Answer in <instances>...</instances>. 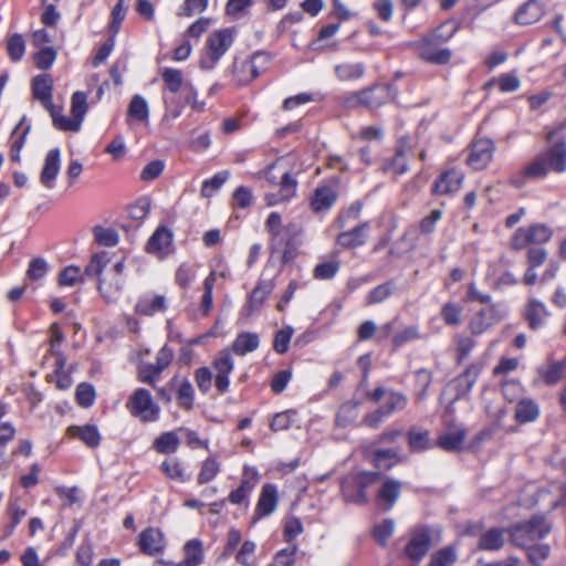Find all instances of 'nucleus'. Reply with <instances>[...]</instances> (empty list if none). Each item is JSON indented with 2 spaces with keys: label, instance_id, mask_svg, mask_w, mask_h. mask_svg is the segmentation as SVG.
Segmentation results:
<instances>
[{
  "label": "nucleus",
  "instance_id": "f257e3e1",
  "mask_svg": "<svg viewBox=\"0 0 566 566\" xmlns=\"http://www.w3.org/2000/svg\"><path fill=\"white\" fill-rule=\"evenodd\" d=\"M547 150L536 156L525 168L512 178V184L520 188L528 180H538L552 170L557 174L566 171V138L559 129L547 134Z\"/></svg>",
  "mask_w": 566,
  "mask_h": 566
},
{
  "label": "nucleus",
  "instance_id": "f03ea898",
  "mask_svg": "<svg viewBox=\"0 0 566 566\" xmlns=\"http://www.w3.org/2000/svg\"><path fill=\"white\" fill-rule=\"evenodd\" d=\"M379 472H359L346 475L340 484L342 494L346 502L363 505L368 502L366 489L378 483Z\"/></svg>",
  "mask_w": 566,
  "mask_h": 566
},
{
  "label": "nucleus",
  "instance_id": "7ed1b4c3",
  "mask_svg": "<svg viewBox=\"0 0 566 566\" xmlns=\"http://www.w3.org/2000/svg\"><path fill=\"white\" fill-rule=\"evenodd\" d=\"M549 532L551 526L543 516H533L525 523L514 525L510 530V538L513 545L527 551Z\"/></svg>",
  "mask_w": 566,
  "mask_h": 566
},
{
  "label": "nucleus",
  "instance_id": "20e7f679",
  "mask_svg": "<svg viewBox=\"0 0 566 566\" xmlns=\"http://www.w3.org/2000/svg\"><path fill=\"white\" fill-rule=\"evenodd\" d=\"M130 415L142 422L158 420L160 408L154 402L151 394L145 388L136 389L126 402Z\"/></svg>",
  "mask_w": 566,
  "mask_h": 566
},
{
  "label": "nucleus",
  "instance_id": "39448f33",
  "mask_svg": "<svg viewBox=\"0 0 566 566\" xmlns=\"http://www.w3.org/2000/svg\"><path fill=\"white\" fill-rule=\"evenodd\" d=\"M271 56L268 52L258 51L252 54L250 60L235 61L233 63V77L239 85H247L256 78L270 62Z\"/></svg>",
  "mask_w": 566,
  "mask_h": 566
},
{
  "label": "nucleus",
  "instance_id": "423d86ee",
  "mask_svg": "<svg viewBox=\"0 0 566 566\" xmlns=\"http://www.w3.org/2000/svg\"><path fill=\"white\" fill-rule=\"evenodd\" d=\"M232 42L233 34L230 29H223L212 32L207 40L210 65H207L206 61H201V67L211 69L231 46Z\"/></svg>",
  "mask_w": 566,
  "mask_h": 566
},
{
  "label": "nucleus",
  "instance_id": "0eeeda50",
  "mask_svg": "<svg viewBox=\"0 0 566 566\" xmlns=\"http://www.w3.org/2000/svg\"><path fill=\"white\" fill-rule=\"evenodd\" d=\"M398 88L395 84H378L361 91L363 106L378 108L389 101L396 99Z\"/></svg>",
  "mask_w": 566,
  "mask_h": 566
},
{
  "label": "nucleus",
  "instance_id": "6e6552de",
  "mask_svg": "<svg viewBox=\"0 0 566 566\" xmlns=\"http://www.w3.org/2000/svg\"><path fill=\"white\" fill-rule=\"evenodd\" d=\"M494 149L495 147L491 139H475L472 143L471 151L467 158V164L475 170L485 168L493 158Z\"/></svg>",
  "mask_w": 566,
  "mask_h": 566
},
{
  "label": "nucleus",
  "instance_id": "1a4fd4ad",
  "mask_svg": "<svg viewBox=\"0 0 566 566\" xmlns=\"http://www.w3.org/2000/svg\"><path fill=\"white\" fill-rule=\"evenodd\" d=\"M552 238V230L545 224H534L528 229L520 228L513 238V245L522 249L528 243L542 244Z\"/></svg>",
  "mask_w": 566,
  "mask_h": 566
},
{
  "label": "nucleus",
  "instance_id": "9d476101",
  "mask_svg": "<svg viewBox=\"0 0 566 566\" xmlns=\"http://www.w3.org/2000/svg\"><path fill=\"white\" fill-rule=\"evenodd\" d=\"M213 368L217 373L214 386L220 394H224L229 389V375L234 368V363L228 349H222L213 359Z\"/></svg>",
  "mask_w": 566,
  "mask_h": 566
},
{
  "label": "nucleus",
  "instance_id": "9b49d317",
  "mask_svg": "<svg viewBox=\"0 0 566 566\" xmlns=\"http://www.w3.org/2000/svg\"><path fill=\"white\" fill-rule=\"evenodd\" d=\"M277 488L271 483L264 484L259 495L252 523L272 514L277 506Z\"/></svg>",
  "mask_w": 566,
  "mask_h": 566
},
{
  "label": "nucleus",
  "instance_id": "f8f14e48",
  "mask_svg": "<svg viewBox=\"0 0 566 566\" xmlns=\"http://www.w3.org/2000/svg\"><path fill=\"white\" fill-rule=\"evenodd\" d=\"M431 546V536L424 527L417 528L405 547L406 556L415 562L422 559Z\"/></svg>",
  "mask_w": 566,
  "mask_h": 566
},
{
  "label": "nucleus",
  "instance_id": "ddd939ff",
  "mask_svg": "<svg viewBox=\"0 0 566 566\" xmlns=\"http://www.w3.org/2000/svg\"><path fill=\"white\" fill-rule=\"evenodd\" d=\"M61 168V153L59 148L48 151L40 174V181L46 189H52Z\"/></svg>",
  "mask_w": 566,
  "mask_h": 566
},
{
  "label": "nucleus",
  "instance_id": "4468645a",
  "mask_svg": "<svg viewBox=\"0 0 566 566\" xmlns=\"http://www.w3.org/2000/svg\"><path fill=\"white\" fill-rule=\"evenodd\" d=\"M370 226L369 222H363L355 226L350 230L342 231L336 239L337 244L344 249H355L361 247L367 241V232Z\"/></svg>",
  "mask_w": 566,
  "mask_h": 566
},
{
  "label": "nucleus",
  "instance_id": "2eb2a0df",
  "mask_svg": "<svg viewBox=\"0 0 566 566\" xmlns=\"http://www.w3.org/2000/svg\"><path fill=\"white\" fill-rule=\"evenodd\" d=\"M138 545L144 554L154 556L164 551V535L159 530L148 527L139 534Z\"/></svg>",
  "mask_w": 566,
  "mask_h": 566
},
{
  "label": "nucleus",
  "instance_id": "dca6fc26",
  "mask_svg": "<svg viewBox=\"0 0 566 566\" xmlns=\"http://www.w3.org/2000/svg\"><path fill=\"white\" fill-rule=\"evenodd\" d=\"M274 284L271 280L260 281L250 294L248 303L245 304L243 312L247 316L253 315L258 312L266 297L273 291Z\"/></svg>",
  "mask_w": 566,
  "mask_h": 566
},
{
  "label": "nucleus",
  "instance_id": "f3484780",
  "mask_svg": "<svg viewBox=\"0 0 566 566\" xmlns=\"http://www.w3.org/2000/svg\"><path fill=\"white\" fill-rule=\"evenodd\" d=\"M124 283L123 277L107 274V276L98 279L97 291L106 303H114L119 298Z\"/></svg>",
  "mask_w": 566,
  "mask_h": 566
},
{
  "label": "nucleus",
  "instance_id": "a211bd4d",
  "mask_svg": "<svg viewBox=\"0 0 566 566\" xmlns=\"http://www.w3.org/2000/svg\"><path fill=\"white\" fill-rule=\"evenodd\" d=\"M543 14L544 8L538 0H527L516 10L514 21L520 25H528L538 21Z\"/></svg>",
  "mask_w": 566,
  "mask_h": 566
},
{
  "label": "nucleus",
  "instance_id": "6ab92c4d",
  "mask_svg": "<svg viewBox=\"0 0 566 566\" xmlns=\"http://www.w3.org/2000/svg\"><path fill=\"white\" fill-rule=\"evenodd\" d=\"M32 94L35 99H38L44 108L51 107L52 102V92H53V82L49 74H40L33 77L32 80Z\"/></svg>",
  "mask_w": 566,
  "mask_h": 566
},
{
  "label": "nucleus",
  "instance_id": "aec40b11",
  "mask_svg": "<svg viewBox=\"0 0 566 566\" xmlns=\"http://www.w3.org/2000/svg\"><path fill=\"white\" fill-rule=\"evenodd\" d=\"M337 192L329 186L317 187L311 198V208L314 212L328 211L337 200Z\"/></svg>",
  "mask_w": 566,
  "mask_h": 566
},
{
  "label": "nucleus",
  "instance_id": "412c9836",
  "mask_svg": "<svg viewBox=\"0 0 566 566\" xmlns=\"http://www.w3.org/2000/svg\"><path fill=\"white\" fill-rule=\"evenodd\" d=\"M462 181L463 175L460 171L448 170L436 180L432 191L436 195H450L461 188Z\"/></svg>",
  "mask_w": 566,
  "mask_h": 566
},
{
  "label": "nucleus",
  "instance_id": "4be33fe9",
  "mask_svg": "<svg viewBox=\"0 0 566 566\" xmlns=\"http://www.w3.org/2000/svg\"><path fill=\"white\" fill-rule=\"evenodd\" d=\"M172 242V233L166 227H159L149 238L146 250L160 258L167 254Z\"/></svg>",
  "mask_w": 566,
  "mask_h": 566
},
{
  "label": "nucleus",
  "instance_id": "5701e85b",
  "mask_svg": "<svg viewBox=\"0 0 566 566\" xmlns=\"http://www.w3.org/2000/svg\"><path fill=\"white\" fill-rule=\"evenodd\" d=\"M400 491L401 483L399 481L389 478L385 479L377 493V501L379 505L385 511L390 510L398 500Z\"/></svg>",
  "mask_w": 566,
  "mask_h": 566
},
{
  "label": "nucleus",
  "instance_id": "b1692460",
  "mask_svg": "<svg viewBox=\"0 0 566 566\" xmlns=\"http://www.w3.org/2000/svg\"><path fill=\"white\" fill-rule=\"evenodd\" d=\"M481 369L479 365L472 364L453 380L457 389L455 399L463 398L471 391L480 377Z\"/></svg>",
  "mask_w": 566,
  "mask_h": 566
},
{
  "label": "nucleus",
  "instance_id": "393cba45",
  "mask_svg": "<svg viewBox=\"0 0 566 566\" xmlns=\"http://www.w3.org/2000/svg\"><path fill=\"white\" fill-rule=\"evenodd\" d=\"M166 311V298L164 295L145 294L142 295L136 305L135 312L139 315L151 316L158 312Z\"/></svg>",
  "mask_w": 566,
  "mask_h": 566
},
{
  "label": "nucleus",
  "instance_id": "a878e982",
  "mask_svg": "<svg viewBox=\"0 0 566 566\" xmlns=\"http://www.w3.org/2000/svg\"><path fill=\"white\" fill-rule=\"evenodd\" d=\"M296 186L297 182L290 175V172H284L280 182L279 191L276 193H268L265 196L268 206H274L280 202L289 201L295 195Z\"/></svg>",
  "mask_w": 566,
  "mask_h": 566
},
{
  "label": "nucleus",
  "instance_id": "bb28decb",
  "mask_svg": "<svg viewBox=\"0 0 566 566\" xmlns=\"http://www.w3.org/2000/svg\"><path fill=\"white\" fill-rule=\"evenodd\" d=\"M541 413L539 406L532 398H523L517 401L514 409V419L518 423H530L538 419Z\"/></svg>",
  "mask_w": 566,
  "mask_h": 566
},
{
  "label": "nucleus",
  "instance_id": "cd10ccee",
  "mask_svg": "<svg viewBox=\"0 0 566 566\" xmlns=\"http://www.w3.org/2000/svg\"><path fill=\"white\" fill-rule=\"evenodd\" d=\"M174 358V350L164 346L157 354L156 363L148 365V369L154 373V375H145L142 377V381L148 385H154L159 375L165 370L171 363Z\"/></svg>",
  "mask_w": 566,
  "mask_h": 566
},
{
  "label": "nucleus",
  "instance_id": "c85d7f7f",
  "mask_svg": "<svg viewBox=\"0 0 566 566\" xmlns=\"http://www.w3.org/2000/svg\"><path fill=\"white\" fill-rule=\"evenodd\" d=\"M548 316L549 312L543 302L535 298L528 301L525 317L531 329L536 331L542 327Z\"/></svg>",
  "mask_w": 566,
  "mask_h": 566
},
{
  "label": "nucleus",
  "instance_id": "c756f323",
  "mask_svg": "<svg viewBox=\"0 0 566 566\" xmlns=\"http://www.w3.org/2000/svg\"><path fill=\"white\" fill-rule=\"evenodd\" d=\"M505 543V530L492 527L483 532L479 537L478 547L481 551H499Z\"/></svg>",
  "mask_w": 566,
  "mask_h": 566
},
{
  "label": "nucleus",
  "instance_id": "7c9ffc66",
  "mask_svg": "<svg viewBox=\"0 0 566 566\" xmlns=\"http://www.w3.org/2000/svg\"><path fill=\"white\" fill-rule=\"evenodd\" d=\"M67 434L78 438L90 448L97 447L101 441L99 432L94 424L71 426L67 428Z\"/></svg>",
  "mask_w": 566,
  "mask_h": 566
},
{
  "label": "nucleus",
  "instance_id": "2f4dec72",
  "mask_svg": "<svg viewBox=\"0 0 566 566\" xmlns=\"http://www.w3.org/2000/svg\"><path fill=\"white\" fill-rule=\"evenodd\" d=\"M335 75L339 81H356L364 76L366 67L360 62H343L334 67Z\"/></svg>",
  "mask_w": 566,
  "mask_h": 566
},
{
  "label": "nucleus",
  "instance_id": "473e14b6",
  "mask_svg": "<svg viewBox=\"0 0 566 566\" xmlns=\"http://www.w3.org/2000/svg\"><path fill=\"white\" fill-rule=\"evenodd\" d=\"M260 340L255 333H239L232 343V350L238 356H244L259 347Z\"/></svg>",
  "mask_w": 566,
  "mask_h": 566
},
{
  "label": "nucleus",
  "instance_id": "72a5a7b5",
  "mask_svg": "<svg viewBox=\"0 0 566 566\" xmlns=\"http://www.w3.org/2000/svg\"><path fill=\"white\" fill-rule=\"evenodd\" d=\"M52 118L53 126L63 132H78V120H74L73 117L69 118L63 115V108L61 106H52L45 108Z\"/></svg>",
  "mask_w": 566,
  "mask_h": 566
},
{
  "label": "nucleus",
  "instance_id": "f704fd0d",
  "mask_svg": "<svg viewBox=\"0 0 566 566\" xmlns=\"http://www.w3.org/2000/svg\"><path fill=\"white\" fill-rule=\"evenodd\" d=\"M464 438V429L450 430L439 436L437 446L446 451H458L461 449Z\"/></svg>",
  "mask_w": 566,
  "mask_h": 566
},
{
  "label": "nucleus",
  "instance_id": "c9c22d12",
  "mask_svg": "<svg viewBox=\"0 0 566 566\" xmlns=\"http://www.w3.org/2000/svg\"><path fill=\"white\" fill-rule=\"evenodd\" d=\"M180 444L179 438L175 431H167L157 437L153 443L154 449L161 454L174 453Z\"/></svg>",
  "mask_w": 566,
  "mask_h": 566
},
{
  "label": "nucleus",
  "instance_id": "e433bc0d",
  "mask_svg": "<svg viewBox=\"0 0 566 566\" xmlns=\"http://www.w3.org/2000/svg\"><path fill=\"white\" fill-rule=\"evenodd\" d=\"M184 560L190 566H199L203 562V548L200 539H190L184 545Z\"/></svg>",
  "mask_w": 566,
  "mask_h": 566
},
{
  "label": "nucleus",
  "instance_id": "4c0bfd02",
  "mask_svg": "<svg viewBox=\"0 0 566 566\" xmlns=\"http://www.w3.org/2000/svg\"><path fill=\"white\" fill-rule=\"evenodd\" d=\"M230 172L228 170H222L210 179H206L202 182L200 193L203 198H211L229 179Z\"/></svg>",
  "mask_w": 566,
  "mask_h": 566
},
{
  "label": "nucleus",
  "instance_id": "58836bf2",
  "mask_svg": "<svg viewBox=\"0 0 566 566\" xmlns=\"http://www.w3.org/2000/svg\"><path fill=\"white\" fill-rule=\"evenodd\" d=\"M408 444L413 452H422L433 447L429 431H418L416 429L408 432Z\"/></svg>",
  "mask_w": 566,
  "mask_h": 566
},
{
  "label": "nucleus",
  "instance_id": "ea45409f",
  "mask_svg": "<svg viewBox=\"0 0 566 566\" xmlns=\"http://www.w3.org/2000/svg\"><path fill=\"white\" fill-rule=\"evenodd\" d=\"M565 367V361H553L547 368H538V374L546 385L553 386L562 379Z\"/></svg>",
  "mask_w": 566,
  "mask_h": 566
},
{
  "label": "nucleus",
  "instance_id": "a19ab883",
  "mask_svg": "<svg viewBox=\"0 0 566 566\" xmlns=\"http://www.w3.org/2000/svg\"><path fill=\"white\" fill-rule=\"evenodd\" d=\"M161 78H163L167 90L172 94L178 93L185 84L184 74L178 69H172V67L164 69L161 72Z\"/></svg>",
  "mask_w": 566,
  "mask_h": 566
},
{
  "label": "nucleus",
  "instance_id": "79ce46f5",
  "mask_svg": "<svg viewBox=\"0 0 566 566\" xmlns=\"http://www.w3.org/2000/svg\"><path fill=\"white\" fill-rule=\"evenodd\" d=\"M87 96L84 92L77 91L73 93L71 98V113L74 120H78V128H81L84 116L87 112Z\"/></svg>",
  "mask_w": 566,
  "mask_h": 566
},
{
  "label": "nucleus",
  "instance_id": "37998d69",
  "mask_svg": "<svg viewBox=\"0 0 566 566\" xmlns=\"http://www.w3.org/2000/svg\"><path fill=\"white\" fill-rule=\"evenodd\" d=\"M216 283V273L212 271L203 281V294L200 302V311L202 315H208L212 308V292Z\"/></svg>",
  "mask_w": 566,
  "mask_h": 566
},
{
  "label": "nucleus",
  "instance_id": "c03bdc74",
  "mask_svg": "<svg viewBox=\"0 0 566 566\" xmlns=\"http://www.w3.org/2000/svg\"><path fill=\"white\" fill-rule=\"evenodd\" d=\"M420 56L427 62L442 65L450 61L451 51L449 49H433L431 46H424L420 52Z\"/></svg>",
  "mask_w": 566,
  "mask_h": 566
},
{
  "label": "nucleus",
  "instance_id": "a18cd8bd",
  "mask_svg": "<svg viewBox=\"0 0 566 566\" xmlns=\"http://www.w3.org/2000/svg\"><path fill=\"white\" fill-rule=\"evenodd\" d=\"M78 282H84V279L81 269L75 265L65 266L57 276V283L60 286L71 287Z\"/></svg>",
  "mask_w": 566,
  "mask_h": 566
},
{
  "label": "nucleus",
  "instance_id": "49530a36",
  "mask_svg": "<svg viewBox=\"0 0 566 566\" xmlns=\"http://www.w3.org/2000/svg\"><path fill=\"white\" fill-rule=\"evenodd\" d=\"M193 400H195L193 387L188 379H184L177 389L178 405L186 410H190L193 407Z\"/></svg>",
  "mask_w": 566,
  "mask_h": 566
},
{
  "label": "nucleus",
  "instance_id": "de8ad7c7",
  "mask_svg": "<svg viewBox=\"0 0 566 566\" xmlns=\"http://www.w3.org/2000/svg\"><path fill=\"white\" fill-rule=\"evenodd\" d=\"M128 3L129 0H118L112 10L109 31L113 36H115L119 31L120 24L127 13Z\"/></svg>",
  "mask_w": 566,
  "mask_h": 566
},
{
  "label": "nucleus",
  "instance_id": "09e8293b",
  "mask_svg": "<svg viewBox=\"0 0 566 566\" xmlns=\"http://www.w3.org/2000/svg\"><path fill=\"white\" fill-rule=\"evenodd\" d=\"M160 469L171 480H176L178 482H186L188 480L182 464L178 459L165 460L161 463Z\"/></svg>",
  "mask_w": 566,
  "mask_h": 566
},
{
  "label": "nucleus",
  "instance_id": "8fccbe9b",
  "mask_svg": "<svg viewBox=\"0 0 566 566\" xmlns=\"http://www.w3.org/2000/svg\"><path fill=\"white\" fill-rule=\"evenodd\" d=\"M108 259L106 253H96L92 256L88 264L85 266L83 274V279L97 276L101 277V274L104 268L107 265Z\"/></svg>",
  "mask_w": 566,
  "mask_h": 566
},
{
  "label": "nucleus",
  "instance_id": "3c124183",
  "mask_svg": "<svg viewBox=\"0 0 566 566\" xmlns=\"http://www.w3.org/2000/svg\"><path fill=\"white\" fill-rule=\"evenodd\" d=\"M219 471L220 464L218 463V461L212 457L207 458L201 464L200 472L198 474V483H209L217 476Z\"/></svg>",
  "mask_w": 566,
  "mask_h": 566
},
{
  "label": "nucleus",
  "instance_id": "603ef678",
  "mask_svg": "<svg viewBox=\"0 0 566 566\" xmlns=\"http://www.w3.org/2000/svg\"><path fill=\"white\" fill-rule=\"evenodd\" d=\"M128 114L137 120H146L149 116L146 99L140 95H135L128 105Z\"/></svg>",
  "mask_w": 566,
  "mask_h": 566
},
{
  "label": "nucleus",
  "instance_id": "864d4df0",
  "mask_svg": "<svg viewBox=\"0 0 566 566\" xmlns=\"http://www.w3.org/2000/svg\"><path fill=\"white\" fill-rule=\"evenodd\" d=\"M95 389L88 382H81L76 387L75 398L76 402L83 408H90L95 401Z\"/></svg>",
  "mask_w": 566,
  "mask_h": 566
},
{
  "label": "nucleus",
  "instance_id": "5fc2aeb1",
  "mask_svg": "<svg viewBox=\"0 0 566 566\" xmlns=\"http://www.w3.org/2000/svg\"><path fill=\"white\" fill-rule=\"evenodd\" d=\"M95 241L99 245L114 247L118 243V233L112 228L96 226L93 229Z\"/></svg>",
  "mask_w": 566,
  "mask_h": 566
},
{
  "label": "nucleus",
  "instance_id": "6e6d98bb",
  "mask_svg": "<svg viewBox=\"0 0 566 566\" xmlns=\"http://www.w3.org/2000/svg\"><path fill=\"white\" fill-rule=\"evenodd\" d=\"M394 291V283L386 282L374 287L367 295V304H378L387 300Z\"/></svg>",
  "mask_w": 566,
  "mask_h": 566
},
{
  "label": "nucleus",
  "instance_id": "4d7b16f0",
  "mask_svg": "<svg viewBox=\"0 0 566 566\" xmlns=\"http://www.w3.org/2000/svg\"><path fill=\"white\" fill-rule=\"evenodd\" d=\"M457 559L452 547H443L431 555L429 566H452Z\"/></svg>",
  "mask_w": 566,
  "mask_h": 566
},
{
  "label": "nucleus",
  "instance_id": "13d9d810",
  "mask_svg": "<svg viewBox=\"0 0 566 566\" xmlns=\"http://www.w3.org/2000/svg\"><path fill=\"white\" fill-rule=\"evenodd\" d=\"M340 264L338 261H326L318 263L314 269V277L316 280H331L339 271Z\"/></svg>",
  "mask_w": 566,
  "mask_h": 566
},
{
  "label": "nucleus",
  "instance_id": "bf43d9fd",
  "mask_svg": "<svg viewBox=\"0 0 566 566\" xmlns=\"http://www.w3.org/2000/svg\"><path fill=\"white\" fill-rule=\"evenodd\" d=\"M408 165L405 151L401 148L396 150L395 156L384 165L385 171L402 175L407 171Z\"/></svg>",
  "mask_w": 566,
  "mask_h": 566
},
{
  "label": "nucleus",
  "instance_id": "052dcab7",
  "mask_svg": "<svg viewBox=\"0 0 566 566\" xmlns=\"http://www.w3.org/2000/svg\"><path fill=\"white\" fill-rule=\"evenodd\" d=\"M8 54L13 62L22 59L25 51V43L21 34H13L8 40Z\"/></svg>",
  "mask_w": 566,
  "mask_h": 566
},
{
  "label": "nucleus",
  "instance_id": "680f3d73",
  "mask_svg": "<svg viewBox=\"0 0 566 566\" xmlns=\"http://www.w3.org/2000/svg\"><path fill=\"white\" fill-rule=\"evenodd\" d=\"M363 205L360 201L353 202L348 209L339 213L335 220V224L339 229H344L350 220H357L359 218Z\"/></svg>",
  "mask_w": 566,
  "mask_h": 566
},
{
  "label": "nucleus",
  "instance_id": "e2e57ef3",
  "mask_svg": "<svg viewBox=\"0 0 566 566\" xmlns=\"http://www.w3.org/2000/svg\"><path fill=\"white\" fill-rule=\"evenodd\" d=\"M56 59V52L51 46L41 48V50L34 55V63L40 70H49Z\"/></svg>",
  "mask_w": 566,
  "mask_h": 566
},
{
  "label": "nucleus",
  "instance_id": "0e129e2a",
  "mask_svg": "<svg viewBox=\"0 0 566 566\" xmlns=\"http://www.w3.org/2000/svg\"><path fill=\"white\" fill-rule=\"evenodd\" d=\"M397 452L392 449L377 450L374 453V464L380 470H389L395 464Z\"/></svg>",
  "mask_w": 566,
  "mask_h": 566
},
{
  "label": "nucleus",
  "instance_id": "69168bd1",
  "mask_svg": "<svg viewBox=\"0 0 566 566\" xmlns=\"http://www.w3.org/2000/svg\"><path fill=\"white\" fill-rule=\"evenodd\" d=\"M395 530V522L391 518L385 520L382 523L376 525L373 531L375 539L381 545L386 546L387 541L392 535Z\"/></svg>",
  "mask_w": 566,
  "mask_h": 566
},
{
  "label": "nucleus",
  "instance_id": "338daca9",
  "mask_svg": "<svg viewBox=\"0 0 566 566\" xmlns=\"http://www.w3.org/2000/svg\"><path fill=\"white\" fill-rule=\"evenodd\" d=\"M407 397L400 392L391 391L387 398L385 405L380 408L386 411V415L389 416L395 411H399L406 408L407 406Z\"/></svg>",
  "mask_w": 566,
  "mask_h": 566
},
{
  "label": "nucleus",
  "instance_id": "774afa93",
  "mask_svg": "<svg viewBox=\"0 0 566 566\" xmlns=\"http://www.w3.org/2000/svg\"><path fill=\"white\" fill-rule=\"evenodd\" d=\"M293 336V328L291 326H286L275 333L273 349L277 354H284L289 349V344Z\"/></svg>",
  "mask_w": 566,
  "mask_h": 566
}]
</instances>
